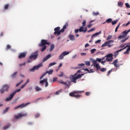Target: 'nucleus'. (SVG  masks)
I'll return each mask as SVG.
<instances>
[{
    "label": "nucleus",
    "instance_id": "f257e3e1",
    "mask_svg": "<svg viewBox=\"0 0 130 130\" xmlns=\"http://www.w3.org/2000/svg\"><path fill=\"white\" fill-rule=\"evenodd\" d=\"M49 45V42H47L46 40H42L41 43L39 44V47H42L41 49V51L43 52L46 49V46Z\"/></svg>",
    "mask_w": 130,
    "mask_h": 130
},
{
    "label": "nucleus",
    "instance_id": "f03ea898",
    "mask_svg": "<svg viewBox=\"0 0 130 130\" xmlns=\"http://www.w3.org/2000/svg\"><path fill=\"white\" fill-rule=\"evenodd\" d=\"M84 91L76 90L70 93L69 95L71 97H75V98L79 99L82 97V95L76 94H82V93H84Z\"/></svg>",
    "mask_w": 130,
    "mask_h": 130
},
{
    "label": "nucleus",
    "instance_id": "7ed1b4c3",
    "mask_svg": "<svg viewBox=\"0 0 130 130\" xmlns=\"http://www.w3.org/2000/svg\"><path fill=\"white\" fill-rule=\"evenodd\" d=\"M10 88V86L7 84L3 85L2 88L0 90V92L1 94H4L5 92H8L9 89Z\"/></svg>",
    "mask_w": 130,
    "mask_h": 130
},
{
    "label": "nucleus",
    "instance_id": "20e7f679",
    "mask_svg": "<svg viewBox=\"0 0 130 130\" xmlns=\"http://www.w3.org/2000/svg\"><path fill=\"white\" fill-rule=\"evenodd\" d=\"M39 55L38 51H36L29 56V59H34L35 60V59H37V58H38Z\"/></svg>",
    "mask_w": 130,
    "mask_h": 130
},
{
    "label": "nucleus",
    "instance_id": "39448f33",
    "mask_svg": "<svg viewBox=\"0 0 130 130\" xmlns=\"http://www.w3.org/2000/svg\"><path fill=\"white\" fill-rule=\"evenodd\" d=\"M130 29L128 30H125L122 32V35L118 37V39L120 40L122 39V38H124V37H126V35L127 34L129 33Z\"/></svg>",
    "mask_w": 130,
    "mask_h": 130
},
{
    "label": "nucleus",
    "instance_id": "423d86ee",
    "mask_svg": "<svg viewBox=\"0 0 130 130\" xmlns=\"http://www.w3.org/2000/svg\"><path fill=\"white\" fill-rule=\"evenodd\" d=\"M114 41L113 40H110L107 42H106L102 45V47H105V46H108V47H111L112 45H110V43H113Z\"/></svg>",
    "mask_w": 130,
    "mask_h": 130
},
{
    "label": "nucleus",
    "instance_id": "0eeeda50",
    "mask_svg": "<svg viewBox=\"0 0 130 130\" xmlns=\"http://www.w3.org/2000/svg\"><path fill=\"white\" fill-rule=\"evenodd\" d=\"M29 104H31V103L28 102L26 103V104H22L21 105H18L14 107V110H16V109H18L19 108H24V107H25V106L29 105Z\"/></svg>",
    "mask_w": 130,
    "mask_h": 130
},
{
    "label": "nucleus",
    "instance_id": "6e6552de",
    "mask_svg": "<svg viewBox=\"0 0 130 130\" xmlns=\"http://www.w3.org/2000/svg\"><path fill=\"white\" fill-rule=\"evenodd\" d=\"M28 114L27 113L22 114L21 113H18L17 115H15L14 117L15 119H19V118H21V117H24L25 116H27Z\"/></svg>",
    "mask_w": 130,
    "mask_h": 130
},
{
    "label": "nucleus",
    "instance_id": "1a4fd4ad",
    "mask_svg": "<svg viewBox=\"0 0 130 130\" xmlns=\"http://www.w3.org/2000/svg\"><path fill=\"white\" fill-rule=\"evenodd\" d=\"M43 64L42 63H39L38 66L34 67L32 69H30V72H35L36 70H38L39 68H41Z\"/></svg>",
    "mask_w": 130,
    "mask_h": 130
},
{
    "label": "nucleus",
    "instance_id": "9d476101",
    "mask_svg": "<svg viewBox=\"0 0 130 130\" xmlns=\"http://www.w3.org/2000/svg\"><path fill=\"white\" fill-rule=\"evenodd\" d=\"M113 55L112 54H109L106 56V60L107 61H112L113 59Z\"/></svg>",
    "mask_w": 130,
    "mask_h": 130
},
{
    "label": "nucleus",
    "instance_id": "9b49d317",
    "mask_svg": "<svg viewBox=\"0 0 130 130\" xmlns=\"http://www.w3.org/2000/svg\"><path fill=\"white\" fill-rule=\"evenodd\" d=\"M44 83H46L45 87H48V81L47 78L44 79L40 81V84H41V85H43Z\"/></svg>",
    "mask_w": 130,
    "mask_h": 130
},
{
    "label": "nucleus",
    "instance_id": "f8f14e48",
    "mask_svg": "<svg viewBox=\"0 0 130 130\" xmlns=\"http://www.w3.org/2000/svg\"><path fill=\"white\" fill-rule=\"evenodd\" d=\"M70 54V52L64 51L59 56V59H62L65 55H68Z\"/></svg>",
    "mask_w": 130,
    "mask_h": 130
},
{
    "label": "nucleus",
    "instance_id": "ddd939ff",
    "mask_svg": "<svg viewBox=\"0 0 130 130\" xmlns=\"http://www.w3.org/2000/svg\"><path fill=\"white\" fill-rule=\"evenodd\" d=\"M84 26H80L79 28V32H83V33H86L88 30L87 27H84Z\"/></svg>",
    "mask_w": 130,
    "mask_h": 130
},
{
    "label": "nucleus",
    "instance_id": "4468645a",
    "mask_svg": "<svg viewBox=\"0 0 130 130\" xmlns=\"http://www.w3.org/2000/svg\"><path fill=\"white\" fill-rule=\"evenodd\" d=\"M60 29V27H57L56 28H54V35H57V36H59V30Z\"/></svg>",
    "mask_w": 130,
    "mask_h": 130
},
{
    "label": "nucleus",
    "instance_id": "2eb2a0df",
    "mask_svg": "<svg viewBox=\"0 0 130 130\" xmlns=\"http://www.w3.org/2000/svg\"><path fill=\"white\" fill-rule=\"evenodd\" d=\"M118 62V59H116V60H115L113 62L112 64H114L115 68H119V67L120 66V65H119V64H118V65H117V64H116V63H117Z\"/></svg>",
    "mask_w": 130,
    "mask_h": 130
},
{
    "label": "nucleus",
    "instance_id": "dca6fc26",
    "mask_svg": "<svg viewBox=\"0 0 130 130\" xmlns=\"http://www.w3.org/2000/svg\"><path fill=\"white\" fill-rule=\"evenodd\" d=\"M24 57H26V53L25 52L21 53L18 56V58H20V59L21 58H24Z\"/></svg>",
    "mask_w": 130,
    "mask_h": 130
},
{
    "label": "nucleus",
    "instance_id": "f3484780",
    "mask_svg": "<svg viewBox=\"0 0 130 130\" xmlns=\"http://www.w3.org/2000/svg\"><path fill=\"white\" fill-rule=\"evenodd\" d=\"M14 93L12 94L11 93L9 97L7 98V99H6V101L8 102V101H11V100H12V99H13V98H14Z\"/></svg>",
    "mask_w": 130,
    "mask_h": 130
},
{
    "label": "nucleus",
    "instance_id": "a211bd4d",
    "mask_svg": "<svg viewBox=\"0 0 130 130\" xmlns=\"http://www.w3.org/2000/svg\"><path fill=\"white\" fill-rule=\"evenodd\" d=\"M50 57H51V54H48L43 59V62H45L47 59H49Z\"/></svg>",
    "mask_w": 130,
    "mask_h": 130
},
{
    "label": "nucleus",
    "instance_id": "6ab92c4d",
    "mask_svg": "<svg viewBox=\"0 0 130 130\" xmlns=\"http://www.w3.org/2000/svg\"><path fill=\"white\" fill-rule=\"evenodd\" d=\"M77 79L76 77H73L71 79V83H74V84H76L77 83Z\"/></svg>",
    "mask_w": 130,
    "mask_h": 130
},
{
    "label": "nucleus",
    "instance_id": "aec40b11",
    "mask_svg": "<svg viewBox=\"0 0 130 130\" xmlns=\"http://www.w3.org/2000/svg\"><path fill=\"white\" fill-rule=\"evenodd\" d=\"M53 73V69H51L49 71H47L45 73V74H46V75L47 74H48V75H52Z\"/></svg>",
    "mask_w": 130,
    "mask_h": 130
},
{
    "label": "nucleus",
    "instance_id": "412c9836",
    "mask_svg": "<svg viewBox=\"0 0 130 130\" xmlns=\"http://www.w3.org/2000/svg\"><path fill=\"white\" fill-rule=\"evenodd\" d=\"M69 39L72 41H74L76 39L75 38V36L73 35H69Z\"/></svg>",
    "mask_w": 130,
    "mask_h": 130
},
{
    "label": "nucleus",
    "instance_id": "4be33fe9",
    "mask_svg": "<svg viewBox=\"0 0 130 130\" xmlns=\"http://www.w3.org/2000/svg\"><path fill=\"white\" fill-rule=\"evenodd\" d=\"M100 34H101V31L92 35L91 36V38H93V37H95V36H98V35H100Z\"/></svg>",
    "mask_w": 130,
    "mask_h": 130
},
{
    "label": "nucleus",
    "instance_id": "5701e85b",
    "mask_svg": "<svg viewBox=\"0 0 130 130\" xmlns=\"http://www.w3.org/2000/svg\"><path fill=\"white\" fill-rule=\"evenodd\" d=\"M93 66L96 68L97 71H98V70H100V69L101 68V67H100V65H99V63H98L96 64H95V65Z\"/></svg>",
    "mask_w": 130,
    "mask_h": 130
},
{
    "label": "nucleus",
    "instance_id": "b1692460",
    "mask_svg": "<svg viewBox=\"0 0 130 130\" xmlns=\"http://www.w3.org/2000/svg\"><path fill=\"white\" fill-rule=\"evenodd\" d=\"M35 89L37 92H39V91H41L42 90V88L39 87V86H36Z\"/></svg>",
    "mask_w": 130,
    "mask_h": 130
},
{
    "label": "nucleus",
    "instance_id": "393cba45",
    "mask_svg": "<svg viewBox=\"0 0 130 130\" xmlns=\"http://www.w3.org/2000/svg\"><path fill=\"white\" fill-rule=\"evenodd\" d=\"M18 74L17 72H14L12 75H11V78L12 79H14V78H16V76H17V74Z\"/></svg>",
    "mask_w": 130,
    "mask_h": 130
},
{
    "label": "nucleus",
    "instance_id": "a878e982",
    "mask_svg": "<svg viewBox=\"0 0 130 130\" xmlns=\"http://www.w3.org/2000/svg\"><path fill=\"white\" fill-rule=\"evenodd\" d=\"M20 91H21V89H20V88L16 89L14 92L12 93V94H14V96H15V94H16V93L20 92Z\"/></svg>",
    "mask_w": 130,
    "mask_h": 130
},
{
    "label": "nucleus",
    "instance_id": "bb28decb",
    "mask_svg": "<svg viewBox=\"0 0 130 130\" xmlns=\"http://www.w3.org/2000/svg\"><path fill=\"white\" fill-rule=\"evenodd\" d=\"M53 49H54V45L51 44L50 46L49 51H52V50H53Z\"/></svg>",
    "mask_w": 130,
    "mask_h": 130
},
{
    "label": "nucleus",
    "instance_id": "cd10ccee",
    "mask_svg": "<svg viewBox=\"0 0 130 130\" xmlns=\"http://www.w3.org/2000/svg\"><path fill=\"white\" fill-rule=\"evenodd\" d=\"M84 75H85V74H82L81 75H78L77 76H75V77H76L77 79L78 80V79H80V78H82V77H83V76H84Z\"/></svg>",
    "mask_w": 130,
    "mask_h": 130
},
{
    "label": "nucleus",
    "instance_id": "c85d7f7f",
    "mask_svg": "<svg viewBox=\"0 0 130 130\" xmlns=\"http://www.w3.org/2000/svg\"><path fill=\"white\" fill-rule=\"evenodd\" d=\"M123 6V3L121 2H118V6L120 7V8H122V6Z\"/></svg>",
    "mask_w": 130,
    "mask_h": 130
},
{
    "label": "nucleus",
    "instance_id": "c756f323",
    "mask_svg": "<svg viewBox=\"0 0 130 130\" xmlns=\"http://www.w3.org/2000/svg\"><path fill=\"white\" fill-rule=\"evenodd\" d=\"M112 22V19L111 18H109L106 20V23H111Z\"/></svg>",
    "mask_w": 130,
    "mask_h": 130
},
{
    "label": "nucleus",
    "instance_id": "7c9ffc66",
    "mask_svg": "<svg viewBox=\"0 0 130 130\" xmlns=\"http://www.w3.org/2000/svg\"><path fill=\"white\" fill-rule=\"evenodd\" d=\"M68 27H69V24L67 22L65 25H63V28L65 30V29H67Z\"/></svg>",
    "mask_w": 130,
    "mask_h": 130
},
{
    "label": "nucleus",
    "instance_id": "2f4dec72",
    "mask_svg": "<svg viewBox=\"0 0 130 130\" xmlns=\"http://www.w3.org/2000/svg\"><path fill=\"white\" fill-rule=\"evenodd\" d=\"M85 63L86 66H87V67H90V63H91V62L89 61H86L85 62Z\"/></svg>",
    "mask_w": 130,
    "mask_h": 130
},
{
    "label": "nucleus",
    "instance_id": "473e14b6",
    "mask_svg": "<svg viewBox=\"0 0 130 130\" xmlns=\"http://www.w3.org/2000/svg\"><path fill=\"white\" fill-rule=\"evenodd\" d=\"M91 61L93 63V66H95V64H97V60L93 59Z\"/></svg>",
    "mask_w": 130,
    "mask_h": 130
},
{
    "label": "nucleus",
    "instance_id": "72a5a7b5",
    "mask_svg": "<svg viewBox=\"0 0 130 130\" xmlns=\"http://www.w3.org/2000/svg\"><path fill=\"white\" fill-rule=\"evenodd\" d=\"M10 126V124H8V125H7L6 126L4 127V129L6 130V129H8V128H9Z\"/></svg>",
    "mask_w": 130,
    "mask_h": 130
},
{
    "label": "nucleus",
    "instance_id": "f704fd0d",
    "mask_svg": "<svg viewBox=\"0 0 130 130\" xmlns=\"http://www.w3.org/2000/svg\"><path fill=\"white\" fill-rule=\"evenodd\" d=\"M55 64H56V62H55L50 63L49 64V68H50V67H52V66H54V65H55Z\"/></svg>",
    "mask_w": 130,
    "mask_h": 130
},
{
    "label": "nucleus",
    "instance_id": "c9c22d12",
    "mask_svg": "<svg viewBox=\"0 0 130 130\" xmlns=\"http://www.w3.org/2000/svg\"><path fill=\"white\" fill-rule=\"evenodd\" d=\"M64 32V28L63 27L59 31V36L60 35L61 33H63Z\"/></svg>",
    "mask_w": 130,
    "mask_h": 130
},
{
    "label": "nucleus",
    "instance_id": "e433bc0d",
    "mask_svg": "<svg viewBox=\"0 0 130 130\" xmlns=\"http://www.w3.org/2000/svg\"><path fill=\"white\" fill-rule=\"evenodd\" d=\"M117 22H118V20H116L114 21H112V25H115V24H116V23H117Z\"/></svg>",
    "mask_w": 130,
    "mask_h": 130
},
{
    "label": "nucleus",
    "instance_id": "4c0bfd02",
    "mask_svg": "<svg viewBox=\"0 0 130 130\" xmlns=\"http://www.w3.org/2000/svg\"><path fill=\"white\" fill-rule=\"evenodd\" d=\"M84 66H85L84 63L79 64H78L79 67H77L76 69H80V68H81V67H84Z\"/></svg>",
    "mask_w": 130,
    "mask_h": 130
},
{
    "label": "nucleus",
    "instance_id": "58836bf2",
    "mask_svg": "<svg viewBox=\"0 0 130 130\" xmlns=\"http://www.w3.org/2000/svg\"><path fill=\"white\" fill-rule=\"evenodd\" d=\"M100 70L101 72H106V71H107L106 68H101Z\"/></svg>",
    "mask_w": 130,
    "mask_h": 130
},
{
    "label": "nucleus",
    "instance_id": "ea45409f",
    "mask_svg": "<svg viewBox=\"0 0 130 130\" xmlns=\"http://www.w3.org/2000/svg\"><path fill=\"white\" fill-rule=\"evenodd\" d=\"M120 51H122V49H120V50H119L116 51L115 52V54L116 55H118V52H120Z\"/></svg>",
    "mask_w": 130,
    "mask_h": 130
},
{
    "label": "nucleus",
    "instance_id": "a19ab883",
    "mask_svg": "<svg viewBox=\"0 0 130 130\" xmlns=\"http://www.w3.org/2000/svg\"><path fill=\"white\" fill-rule=\"evenodd\" d=\"M113 70V69H112L111 70H109L108 72V74H107V76H109L110 75V74H111V73H112Z\"/></svg>",
    "mask_w": 130,
    "mask_h": 130
},
{
    "label": "nucleus",
    "instance_id": "79ce46f5",
    "mask_svg": "<svg viewBox=\"0 0 130 130\" xmlns=\"http://www.w3.org/2000/svg\"><path fill=\"white\" fill-rule=\"evenodd\" d=\"M60 84H62L63 85H65L66 86H68V83L67 82L60 81Z\"/></svg>",
    "mask_w": 130,
    "mask_h": 130
},
{
    "label": "nucleus",
    "instance_id": "37998d69",
    "mask_svg": "<svg viewBox=\"0 0 130 130\" xmlns=\"http://www.w3.org/2000/svg\"><path fill=\"white\" fill-rule=\"evenodd\" d=\"M92 15H93V16H98V15H99V12H93V13H92Z\"/></svg>",
    "mask_w": 130,
    "mask_h": 130
},
{
    "label": "nucleus",
    "instance_id": "c03bdc74",
    "mask_svg": "<svg viewBox=\"0 0 130 130\" xmlns=\"http://www.w3.org/2000/svg\"><path fill=\"white\" fill-rule=\"evenodd\" d=\"M9 6H10V5H9V4L5 5V6L4 7L5 10H8V9L9 8Z\"/></svg>",
    "mask_w": 130,
    "mask_h": 130
},
{
    "label": "nucleus",
    "instance_id": "a18cd8bd",
    "mask_svg": "<svg viewBox=\"0 0 130 130\" xmlns=\"http://www.w3.org/2000/svg\"><path fill=\"white\" fill-rule=\"evenodd\" d=\"M61 92V90H59L58 91H56L55 94V95H59L60 94V92Z\"/></svg>",
    "mask_w": 130,
    "mask_h": 130
},
{
    "label": "nucleus",
    "instance_id": "49530a36",
    "mask_svg": "<svg viewBox=\"0 0 130 130\" xmlns=\"http://www.w3.org/2000/svg\"><path fill=\"white\" fill-rule=\"evenodd\" d=\"M127 39H128V38H126L125 39L121 40V43H123V42H125V41H126Z\"/></svg>",
    "mask_w": 130,
    "mask_h": 130
},
{
    "label": "nucleus",
    "instance_id": "de8ad7c7",
    "mask_svg": "<svg viewBox=\"0 0 130 130\" xmlns=\"http://www.w3.org/2000/svg\"><path fill=\"white\" fill-rule=\"evenodd\" d=\"M93 31H95V28H92L91 29L87 31L88 33H90V32H93Z\"/></svg>",
    "mask_w": 130,
    "mask_h": 130
},
{
    "label": "nucleus",
    "instance_id": "09e8293b",
    "mask_svg": "<svg viewBox=\"0 0 130 130\" xmlns=\"http://www.w3.org/2000/svg\"><path fill=\"white\" fill-rule=\"evenodd\" d=\"M9 109H10V108H8V107H7V108H6L5 109V110L4 111V113H6V112H7V111H9Z\"/></svg>",
    "mask_w": 130,
    "mask_h": 130
},
{
    "label": "nucleus",
    "instance_id": "8fccbe9b",
    "mask_svg": "<svg viewBox=\"0 0 130 130\" xmlns=\"http://www.w3.org/2000/svg\"><path fill=\"white\" fill-rule=\"evenodd\" d=\"M86 20H84L82 22V26L83 27H85V26H86Z\"/></svg>",
    "mask_w": 130,
    "mask_h": 130
},
{
    "label": "nucleus",
    "instance_id": "3c124183",
    "mask_svg": "<svg viewBox=\"0 0 130 130\" xmlns=\"http://www.w3.org/2000/svg\"><path fill=\"white\" fill-rule=\"evenodd\" d=\"M91 53L93 54V53H95V51H96V49H92L90 50Z\"/></svg>",
    "mask_w": 130,
    "mask_h": 130
},
{
    "label": "nucleus",
    "instance_id": "603ef678",
    "mask_svg": "<svg viewBox=\"0 0 130 130\" xmlns=\"http://www.w3.org/2000/svg\"><path fill=\"white\" fill-rule=\"evenodd\" d=\"M126 45V44H122L119 46V48H122V47H124Z\"/></svg>",
    "mask_w": 130,
    "mask_h": 130
},
{
    "label": "nucleus",
    "instance_id": "864d4df0",
    "mask_svg": "<svg viewBox=\"0 0 130 130\" xmlns=\"http://www.w3.org/2000/svg\"><path fill=\"white\" fill-rule=\"evenodd\" d=\"M125 6L126 8L129 9L130 6H129V4H128V3H125Z\"/></svg>",
    "mask_w": 130,
    "mask_h": 130
},
{
    "label": "nucleus",
    "instance_id": "5fc2aeb1",
    "mask_svg": "<svg viewBox=\"0 0 130 130\" xmlns=\"http://www.w3.org/2000/svg\"><path fill=\"white\" fill-rule=\"evenodd\" d=\"M23 81L21 80L20 82L17 83L16 84V87H18V86H20V85H21V84H22V83H23Z\"/></svg>",
    "mask_w": 130,
    "mask_h": 130
},
{
    "label": "nucleus",
    "instance_id": "6e6d98bb",
    "mask_svg": "<svg viewBox=\"0 0 130 130\" xmlns=\"http://www.w3.org/2000/svg\"><path fill=\"white\" fill-rule=\"evenodd\" d=\"M46 76V73H44L43 75L40 77V80H42L43 79V77H45Z\"/></svg>",
    "mask_w": 130,
    "mask_h": 130
},
{
    "label": "nucleus",
    "instance_id": "4d7b16f0",
    "mask_svg": "<svg viewBox=\"0 0 130 130\" xmlns=\"http://www.w3.org/2000/svg\"><path fill=\"white\" fill-rule=\"evenodd\" d=\"M120 25V24H119L118 25V26L116 27L115 30V32H117V30H118V28H119Z\"/></svg>",
    "mask_w": 130,
    "mask_h": 130
},
{
    "label": "nucleus",
    "instance_id": "13d9d810",
    "mask_svg": "<svg viewBox=\"0 0 130 130\" xmlns=\"http://www.w3.org/2000/svg\"><path fill=\"white\" fill-rule=\"evenodd\" d=\"M74 31L75 34H77V33H79V32H80V29H75Z\"/></svg>",
    "mask_w": 130,
    "mask_h": 130
},
{
    "label": "nucleus",
    "instance_id": "bf43d9fd",
    "mask_svg": "<svg viewBox=\"0 0 130 130\" xmlns=\"http://www.w3.org/2000/svg\"><path fill=\"white\" fill-rule=\"evenodd\" d=\"M9 49H11V45H7V50H9Z\"/></svg>",
    "mask_w": 130,
    "mask_h": 130
},
{
    "label": "nucleus",
    "instance_id": "052dcab7",
    "mask_svg": "<svg viewBox=\"0 0 130 130\" xmlns=\"http://www.w3.org/2000/svg\"><path fill=\"white\" fill-rule=\"evenodd\" d=\"M63 72H61L60 74L58 75V77H63Z\"/></svg>",
    "mask_w": 130,
    "mask_h": 130
},
{
    "label": "nucleus",
    "instance_id": "680f3d73",
    "mask_svg": "<svg viewBox=\"0 0 130 130\" xmlns=\"http://www.w3.org/2000/svg\"><path fill=\"white\" fill-rule=\"evenodd\" d=\"M23 66H26V62H24L23 63H21V64H19V67H23Z\"/></svg>",
    "mask_w": 130,
    "mask_h": 130
},
{
    "label": "nucleus",
    "instance_id": "e2e57ef3",
    "mask_svg": "<svg viewBox=\"0 0 130 130\" xmlns=\"http://www.w3.org/2000/svg\"><path fill=\"white\" fill-rule=\"evenodd\" d=\"M112 38V36H109L108 38H107V40H110Z\"/></svg>",
    "mask_w": 130,
    "mask_h": 130
},
{
    "label": "nucleus",
    "instance_id": "0e129e2a",
    "mask_svg": "<svg viewBox=\"0 0 130 130\" xmlns=\"http://www.w3.org/2000/svg\"><path fill=\"white\" fill-rule=\"evenodd\" d=\"M129 53V51L126 49V51L124 52V54H128Z\"/></svg>",
    "mask_w": 130,
    "mask_h": 130
},
{
    "label": "nucleus",
    "instance_id": "69168bd1",
    "mask_svg": "<svg viewBox=\"0 0 130 130\" xmlns=\"http://www.w3.org/2000/svg\"><path fill=\"white\" fill-rule=\"evenodd\" d=\"M26 84L24 83L23 85H22L21 86V89H24V88L25 87V86H26Z\"/></svg>",
    "mask_w": 130,
    "mask_h": 130
},
{
    "label": "nucleus",
    "instance_id": "338daca9",
    "mask_svg": "<svg viewBox=\"0 0 130 130\" xmlns=\"http://www.w3.org/2000/svg\"><path fill=\"white\" fill-rule=\"evenodd\" d=\"M101 60L102 59L99 58H96V61H99V62H101Z\"/></svg>",
    "mask_w": 130,
    "mask_h": 130
},
{
    "label": "nucleus",
    "instance_id": "774afa93",
    "mask_svg": "<svg viewBox=\"0 0 130 130\" xmlns=\"http://www.w3.org/2000/svg\"><path fill=\"white\" fill-rule=\"evenodd\" d=\"M101 42V40H98L95 41V43H100Z\"/></svg>",
    "mask_w": 130,
    "mask_h": 130
}]
</instances>
